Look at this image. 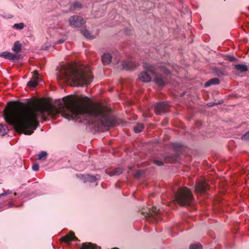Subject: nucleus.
<instances>
[{
    "label": "nucleus",
    "instance_id": "nucleus-1",
    "mask_svg": "<svg viewBox=\"0 0 249 249\" xmlns=\"http://www.w3.org/2000/svg\"><path fill=\"white\" fill-rule=\"evenodd\" d=\"M86 99H76L75 97L67 96L52 106L38 102L31 107H27L23 112L20 120L18 116L19 102L17 101V132L20 129L25 134L31 135L39 125L38 119L46 115L53 116L61 114L70 120L78 119L85 120L89 124L112 127L118 124L116 118L111 115L109 109L100 104L87 105Z\"/></svg>",
    "mask_w": 249,
    "mask_h": 249
},
{
    "label": "nucleus",
    "instance_id": "nucleus-2",
    "mask_svg": "<svg viewBox=\"0 0 249 249\" xmlns=\"http://www.w3.org/2000/svg\"><path fill=\"white\" fill-rule=\"evenodd\" d=\"M58 78L64 81L71 80L76 86H88L91 82L93 76L89 68L75 69L68 66L62 70Z\"/></svg>",
    "mask_w": 249,
    "mask_h": 249
},
{
    "label": "nucleus",
    "instance_id": "nucleus-3",
    "mask_svg": "<svg viewBox=\"0 0 249 249\" xmlns=\"http://www.w3.org/2000/svg\"><path fill=\"white\" fill-rule=\"evenodd\" d=\"M175 198L176 201L182 206H190L194 201L192 192L186 187L179 188L175 195Z\"/></svg>",
    "mask_w": 249,
    "mask_h": 249
},
{
    "label": "nucleus",
    "instance_id": "nucleus-4",
    "mask_svg": "<svg viewBox=\"0 0 249 249\" xmlns=\"http://www.w3.org/2000/svg\"><path fill=\"white\" fill-rule=\"evenodd\" d=\"M5 122L16 130V101H10L6 105L3 113Z\"/></svg>",
    "mask_w": 249,
    "mask_h": 249
},
{
    "label": "nucleus",
    "instance_id": "nucleus-5",
    "mask_svg": "<svg viewBox=\"0 0 249 249\" xmlns=\"http://www.w3.org/2000/svg\"><path fill=\"white\" fill-rule=\"evenodd\" d=\"M142 214H144V216L148 219V220L151 222H158L162 219V216L160 214V210L156 207H153L151 210L148 212L142 211Z\"/></svg>",
    "mask_w": 249,
    "mask_h": 249
},
{
    "label": "nucleus",
    "instance_id": "nucleus-6",
    "mask_svg": "<svg viewBox=\"0 0 249 249\" xmlns=\"http://www.w3.org/2000/svg\"><path fill=\"white\" fill-rule=\"evenodd\" d=\"M143 68L145 70L150 72L153 75H156L158 71L162 72L166 75H168L170 74V71L166 68L160 65L156 66L145 63L143 64Z\"/></svg>",
    "mask_w": 249,
    "mask_h": 249
},
{
    "label": "nucleus",
    "instance_id": "nucleus-7",
    "mask_svg": "<svg viewBox=\"0 0 249 249\" xmlns=\"http://www.w3.org/2000/svg\"><path fill=\"white\" fill-rule=\"evenodd\" d=\"M69 23L71 26L76 27H80L85 23L83 17L79 16H73L69 19Z\"/></svg>",
    "mask_w": 249,
    "mask_h": 249
},
{
    "label": "nucleus",
    "instance_id": "nucleus-8",
    "mask_svg": "<svg viewBox=\"0 0 249 249\" xmlns=\"http://www.w3.org/2000/svg\"><path fill=\"white\" fill-rule=\"evenodd\" d=\"M195 188L196 193H204L208 189V185L205 181H198L196 183Z\"/></svg>",
    "mask_w": 249,
    "mask_h": 249
},
{
    "label": "nucleus",
    "instance_id": "nucleus-9",
    "mask_svg": "<svg viewBox=\"0 0 249 249\" xmlns=\"http://www.w3.org/2000/svg\"><path fill=\"white\" fill-rule=\"evenodd\" d=\"M168 105L164 103H159L156 104L154 110L157 114L165 112L168 109Z\"/></svg>",
    "mask_w": 249,
    "mask_h": 249
},
{
    "label": "nucleus",
    "instance_id": "nucleus-10",
    "mask_svg": "<svg viewBox=\"0 0 249 249\" xmlns=\"http://www.w3.org/2000/svg\"><path fill=\"white\" fill-rule=\"evenodd\" d=\"M77 176L78 178L82 180L84 182H95L97 180L96 177L95 176H91L89 174L83 175L81 174L77 175Z\"/></svg>",
    "mask_w": 249,
    "mask_h": 249
},
{
    "label": "nucleus",
    "instance_id": "nucleus-11",
    "mask_svg": "<svg viewBox=\"0 0 249 249\" xmlns=\"http://www.w3.org/2000/svg\"><path fill=\"white\" fill-rule=\"evenodd\" d=\"M38 75V72L37 71H34L32 78L27 84V86L31 88L36 87L39 82V78Z\"/></svg>",
    "mask_w": 249,
    "mask_h": 249
},
{
    "label": "nucleus",
    "instance_id": "nucleus-12",
    "mask_svg": "<svg viewBox=\"0 0 249 249\" xmlns=\"http://www.w3.org/2000/svg\"><path fill=\"white\" fill-rule=\"evenodd\" d=\"M139 66V64L132 61H124L123 62V69L128 71L132 70Z\"/></svg>",
    "mask_w": 249,
    "mask_h": 249
},
{
    "label": "nucleus",
    "instance_id": "nucleus-13",
    "mask_svg": "<svg viewBox=\"0 0 249 249\" xmlns=\"http://www.w3.org/2000/svg\"><path fill=\"white\" fill-rule=\"evenodd\" d=\"M61 241L69 243L71 241H77L78 238L75 236L74 233L71 231L69 234L66 235L61 239Z\"/></svg>",
    "mask_w": 249,
    "mask_h": 249
},
{
    "label": "nucleus",
    "instance_id": "nucleus-14",
    "mask_svg": "<svg viewBox=\"0 0 249 249\" xmlns=\"http://www.w3.org/2000/svg\"><path fill=\"white\" fill-rule=\"evenodd\" d=\"M80 249H101V247L96 245L89 243H84L82 245ZM112 249H119L117 248H114Z\"/></svg>",
    "mask_w": 249,
    "mask_h": 249
},
{
    "label": "nucleus",
    "instance_id": "nucleus-15",
    "mask_svg": "<svg viewBox=\"0 0 249 249\" xmlns=\"http://www.w3.org/2000/svg\"><path fill=\"white\" fill-rule=\"evenodd\" d=\"M155 83L160 86H164L167 82L165 77L161 75H157L154 79Z\"/></svg>",
    "mask_w": 249,
    "mask_h": 249
},
{
    "label": "nucleus",
    "instance_id": "nucleus-16",
    "mask_svg": "<svg viewBox=\"0 0 249 249\" xmlns=\"http://www.w3.org/2000/svg\"><path fill=\"white\" fill-rule=\"evenodd\" d=\"M102 63L104 65H107L110 63L112 56L109 53H104L101 57Z\"/></svg>",
    "mask_w": 249,
    "mask_h": 249
},
{
    "label": "nucleus",
    "instance_id": "nucleus-17",
    "mask_svg": "<svg viewBox=\"0 0 249 249\" xmlns=\"http://www.w3.org/2000/svg\"><path fill=\"white\" fill-rule=\"evenodd\" d=\"M139 78L141 81L143 82H149L151 80V77L147 71L142 72L140 73Z\"/></svg>",
    "mask_w": 249,
    "mask_h": 249
},
{
    "label": "nucleus",
    "instance_id": "nucleus-18",
    "mask_svg": "<svg viewBox=\"0 0 249 249\" xmlns=\"http://www.w3.org/2000/svg\"><path fill=\"white\" fill-rule=\"evenodd\" d=\"M0 56L10 60H14L16 58L15 55L7 52H4L2 53H1L0 54Z\"/></svg>",
    "mask_w": 249,
    "mask_h": 249
},
{
    "label": "nucleus",
    "instance_id": "nucleus-19",
    "mask_svg": "<svg viewBox=\"0 0 249 249\" xmlns=\"http://www.w3.org/2000/svg\"><path fill=\"white\" fill-rule=\"evenodd\" d=\"M220 83L219 79L218 78H212L205 83V87H208L213 85H218Z\"/></svg>",
    "mask_w": 249,
    "mask_h": 249
},
{
    "label": "nucleus",
    "instance_id": "nucleus-20",
    "mask_svg": "<svg viewBox=\"0 0 249 249\" xmlns=\"http://www.w3.org/2000/svg\"><path fill=\"white\" fill-rule=\"evenodd\" d=\"M234 68L240 72H245L248 71V66L244 64H236L234 66Z\"/></svg>",
    "mask_w": 249,
    "mask_h": 249
},
{
    "label": "nucleus",
    "instance_id": "nucleus-21",
    "mask_svg": "<svg viewBox=\"0 0 249 249\" xmlns=\"http://www.w3.org/2000/svg\"><path fill=\"white\" fill-rule=\"evenodd\" d=\"M122 173V169L120 168H116L112 171L109 172L110 176L119 175Z\"/></svg>",
    "mask_w": 249,
    "mask_h": 249
},
{
    "label": "nucleus",
    "instance_id": "nucleus-22",
    "mask_svg": "<svg viewBox=\"0 0 249 249\" xmlns=\"http://www.w3.org/2000/svg\"><path fill=\"white\" fill-rule=\"evenodd\" d=\"M83 35L84 36L88 39H93V37L91 36L89 32L88 31L87 29H82L81 31Z\"/></svg>",
    "mask_w": 249,
    "mask_h": 249
},
{
    "label": "nucleus",
    "instance_id": "nucleus-23",
    "mask_svg": "<svg viewBox=\"0 0 249 249\" xmlns=\"http://www.w3.org/2000/svg\"><path fill=\"white\" fill-rule=\"evenodd\" d=\"M144 128L142 124H138L135 127H134V130L136 133H139L142 131Z\"/></svg>",
    "mask_w": 249,
    "mask_h": 249
},
{
    "label": "nucleus",
    "instance_id": "nucleus-24",
    "mask_svg": "<svg viewBox=\"0 0 249 249\" xmlns=\"http://www.w3.org/2000/svg\"><path fill=\"white\" fill-rule=\"evenodd\" d=\"M189 249H202V246L199 243L191 244Z\"/></svg>",
    "mask_w": 249,
    "mask_h": 249
},
{
    "label": "nucleus",
    "instance_id": "nucleus-25",
    "mask_svg": "<svg viewBox=\"0 0 249 249\" xmlns=\"http://www.w3.org/2000/svg\"><path fill=\"white\" fill-rule=\"evenodd\" d=\"M214 72H215V74L218 76H222L224 75L225 74L224 73L223 71L219 69L218 68H215L214 70Z\"/></svg>",
    "mask_w": 249,
    "mask_h": 249
},
{
    "label": "nucleus",
    "instance_id": "nucleus-26",
    "mask_svg": "<svg viewBox=\"0 0 249 249\" xmlns=\"http://www.w3.org/2000/svg\"><path fill=\"white\" fill-rule=\"evenodd\" d=\"M173 147L176 151H179L183 148V147L181 144L177 143L173 144Z\"/></svg>",
    "mask_w": 249,
    "mask_h": 249
},
{
    "label": "nucleus",
    "instance_id": "nucleus-27",
    "mask_svg": "<svg viewBox=\"0 0 249 249\" xmlns=\"http://www.w3.org/2000/svg\"><path fill=\"white\" fill-rule=\"evenodd\" d=\"M7 131V127L5 125L0 124V132L2 134H6Z\"/></svg>",
    "mask_w": 249,
    "mask_h": 249
},
{
    "label": "nucleus",
    "instance_id": "nucleus-28",
    "mask_svg": "<svg viewBox=\"0 0 249 249\" xmlns=\"http://www.w3.org/2000/svg\"><path fill=\"white\" fill-rule=\"evenodd\" d=\"M143 174L144 171L143 170H139L135 173L134 176L135 178H138Z\"/></svg>",
    "mask_w": 249,
    "mask_h": 249
},
{
    "label": "nucleus",
    "instance_id": "nucleus-29",
    "mask_svg": "<svg viewBox=\"0 0 249 249\" xmlns=\"http://www.w3.org/2000/svg\"><path fill=\"white\" fill-rule=\"evenodd\" d=\"M25 56L24 53H17V66L18 65V64L17 61H19L22 60L23 57Z\"/></svg>",
    "mask_w": 249,
    "mask_h": 249
},
{
    "label": "nucleus",
    "instance_id": "nucleus-30",
    "mask_svg": "<svg viewBox=\"0 0 249 249\" xmlns=\"http://www.w3.org/2000/svg\"><path fill=\"white\" fill-rule=\"evenodd\" d=\"M241 139L243 141H249V131L243 135L242 136Z\"/></svg>",
    "mask_w": 249,
    "mask_h": 249
},
{
    "label": "nucleus",
    "instance_id": "nucleus-31",
    "mask_svg": "<svg viewBox=\"0 0 249 249\" xmlns=\"http://www.w3.org/2000/svg\"><path fill=\"white\" fill-rule=\"evenodd\" d=\"M72 6L74 9L80 8L82 7V4L79 2H75L73 3Z\"/></svg>",
    "mask_w": 249,
    "mask_h": 249
},
{
    "label": "nucleus",
    "instance_id": "nucleus-32",
    "mask_svg": "<svg viewBox=\"0 0 249 249\" xmlns=\"http://www.w3.org/2000/svg\"><path fill=\"white\" fill-rule=\"evenodd\" d=\"M153 163L158 166H162L163 165V162L160 160H154Z\"/></svg>",
    "mask_w": 249,
    "mask_h": 249
},
{
    "label": "nucleus",
    "instance_id": "nucleus-33",
    "mask_svg": "<svg viewBox=\"0 0 249 249\" xmlns=\"http://www.w3.org/2000/svg\"><path fill=\"white\" fill-rule=\"evenodd\" d=\"M22 45L18 42L17 41V53H20L21 51Z\"/></svg>",
    "mask_w": 249,
    "mask_h": 249
},
{
    "label": "nucleus",
    "instance_id": "nucleus-34",
    "mask_svg": "<svg viewBox=\"0 0 249 249\" xmlns=\"http://www.w3.org/2000/svg\"><path fill=\"white\" fill-rule=\"evenodd\" d=\"M24 27V24L22 22L17 23V29L21 30Z\"/></svg>",
    "mask_w": 249,
    "mask_h": 249
},
{
    "label": "nucleus",
    "instance_id": "nucleus-35",
    "mask_svg": "<svg viewBox=\"0 0 249 249\" xmlns=\"http://www.w3.org/2000/svg\"><path fill=\"white\" fill-rule=\"evenodd\" d=\"M32 169L35 171H37L39 170L38 163H35L32 166Z\"/></svg>",
    "mask_w": 249,
    "mask_h": 249
},
{
    "label": "nucleus",
    "instance_id": "nucleus-36",
    "mask_svg": "<svg viewBox=\"0 0 249 249\" xmlns=\"http://www.w3.org/2000/svg\"><path fill=\"white\" fill-rule=\"evenodd\" d=\"M46 158L47 157H38L36 160L40 162H43L46 160Z\"/></svg>",
    "mask_w": 249,
    "mask_h": 249
},
{
    "label": "nucleus",
    "instance_id": "nucleus-37",
    "mask_svg": "<svg viewBox=\"0 0 249 249\" xmlns=\"http://www.w3.org/2000/svg\"><path fill=\"white\" fill-rule=\"evenodd\" d=\"M228 59L231 62H233L237 60V59L233 56H228Z\"/></svg>",
    "mask_w": 249,
    "mask_h": 249
},
{
    "label": "nucleus",
    "instance_id": "nucleus-38",
    "mask_svg": "<svg viewBox=\"0 0 249 249\" xmlns=\"http://www.w3.org/2000/svg\"><path fill=\"white\" fill-rule=\"evenodd\" d=\"M47 153L45 151H41L37 156H47Z\"/></svg>",
    "mask_w": 249,
    "mask_h": 249
},
{
    "label": "nucleus",
    "instance_id": "nucleus-39",
    "mask_svg": "<svg viewBox=\"0 0 249 249\" xmlns=\"http://www.w3.org/2000/svg\"><path fill=\"white\" fill-rule=\"evenodd\" d=\"M64 40L60 39V40L57 41L56 43L57 44H61V43H62L63 42H64Z\"/></svg>",
    "mask_w": 249,
    "mask_h": 249
},
{
    "label": "nucleus",
    "instance_id": "nucleus-40",
    "mask_svg": "<svg viewBox=\"0 0 249 249\" xmlns=\"http://www.w3.org/2000/svg\"><path fill=\"white\" fill-rule=\"evenodd\" d=\"M207 105L209 107H213L214 105H215V104H213L212 103H209Z\"/></svg>",
    "mask_w": 249,
    "mask_h": 249
},
{
    "label": "nucleus",
    "instance_id": "nucleus-41",
    "mask_svg": "<svg viewBox=\"0 0 249 249\" xmlns=\"http://www.w3.org/2000/svg\"><path fill=\"white\" fill-rule=\"evenodd\" d=\"M12 50L14 51H16V43H15L14 44V45L13 46V48H12Z\"/></svg>",
    "mask_w": 249,
    "mask_h": 249
},
{
    "label": "nucleus",
    "instance_id": "nucleus-42",
    "mask_svg": "<svg viewBox=\"0 0 249 249\" xmlns=\"http://www.w3.org/2000/svg\"><path fill=\"white\" fill-rule=\"evenodd\" d=\"M4 195V194H1L0 195V197L1 196H3Z\"/></svg>",
    "mask_w": 249,
    "mask_h": 249
},
{
    "label": "nucleus",
    "instance_id": "nucleus-43",
    "mask_svg": "<svg viewBox=\"0 0 249 249\" xmlns=\"http://www.w3.org/2000/svg\"><path fill=\"white\" fill-rule=\"evenodd\" d=\"M14 28H16V24H15L13 26Z\"/></svg>",
    "mask_w": 249,
    "mask_h": 249
},
{
    "label": "nucleus",
    "instance_id": "nucleus-44",
    "mask_svg": "<svg viewBox=\"0 0 249 249\" xmlns=\"http://www.w3.org/2000/svg\"><path fill=\"white\" fill-rule=\"evenodd\" d=\"M22 63H21V62H19V65L20 66H21V65H22Z\"/></svg>",
    "mask_w": 249,
    "mask_h": 249
}]
</instances>
